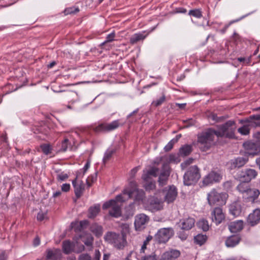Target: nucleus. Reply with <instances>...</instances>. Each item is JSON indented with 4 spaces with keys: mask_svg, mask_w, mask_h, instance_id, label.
<instances>
[{
    "mask_svg": "<svg viewBox=\"0 0 260 260\" xmlns=\"http://www.w3.org/2000/svg\"><path fill=\"white\" fill-rule=\"evenodd\" d=\"M55 64V62H52L51 63H50L48 66V67L50 68H52L54 65Z\"/></svg>",
    "mask_w": 260,
    "mask_h": 260,
    "instance_id": "obj_64",
    "label": "nucleus"
},
{
    "mask_svg": "<svg viewBox=\"0 0 260 260\" xmlns=\"http://www.w3.org/2000/svg\"><path fill=\"white\" fill-rule=\"evenodd\" d=\"M45 216L46 214L44 213L40 212L37 215V219L40 221H42L45 219Z\"/></svg>",
    "mask_w": 260,
    "mask_h": 260,
    "instance_id": "obj_55",
    "label": "nucleus"
},
{
    "mask_svg": "<svg viewBox=\"0 0 260 260\" xmlns=\"http://www.w3.org/2000/svg\"><path fill=\"white\" fill-rule=\"evenodd\" d=\"M201 177L200 170L197 166L189 168L183 176V183L185 185H191L198 181Z\"/></svg>",
    "mask_w": 260,
    "mask_h": 260,
    "instance_id": "obj_7",
    "label": "nucleus"
},
{
    "mask_svg": "<svg viewBox=\"0 0 260 260\" xmlns=\"http://www.w3.org/2000/svg\"><path fill=\"white\" fill-rule=\"evenodd\" d=\"M229 212L234 217L239 216L242 212V207L238 202H235L229 206Z\"/></svg>",
    "mask_w": 260,
    "mask_h": 260,
    "instance_id": "obj_24",
    "label": "nucleus"
},
{
    "mask_svg": "<svg viewBox=\"0 0 260 260\" xmlns=\"http://www.w3.org/2000/svg\"><path fill=\"white\" fill-rule=\"evenodd\" d=\"M152 239V237L151 236H148L146 240L144 241L143 244H142L141 248L140 249V253H147V245L149 244V242Z\"/></svg>",
    "mask_w": 260,
    "mask_h": 260,
    "instance_id": "obj_40",
    "label": "nucleus"
},
{
    "mask_svg": "<svg viewBox=\"0 0 260 260\" xmlns=\"http://www.w3.org/2000/svg\"><path fill=\"white\" fill-rule=\"evenodd\" d=\"M232 186V182L231 181H228L223 183V187L224 189L229 190Z\"/></svg>",
    "mask_w": 260,
    "mask_h": 260,
    "instance_id": "obj_51",
    "label": "nucleus"
},
{
    "mask_svg": "<svg viewBox=\"0 0 260 260\" xmlns=\"http://www.w3.org/2000/svg\"><path fill=\"white\" fill-rule=\"evenodd\" d=\"M101 253L98 250H96L94 252V260H100Z\"/></svg>",
    "mask_w": 260,
    "mask_h": 260,
    "instance_id": "obj_56",
    "label": "nucleus"
},
{
    "mask_svg": "<svg viewBox=\"0 0 260 260\" xmlns=\"http://www.w3.org/2000/svg\"><path fill=\"white\" fill-rule=\"evenodd\" d=\"M229 194L225 192H218L216 189H212L207 194L208 204L211 206H222L226 204Z\"/></svg>",
    "mask_w": 260,
    "mask_h": 260,
    "instance_id": "obj_5",
    "label": "nucleus"
},
{
    "mask_svg": "<svg viewBox=\"0 0 260 260\" xmlns=\"http://www.w3.org/2000/svg\"><path fill=\"white\" fill-rule=\"evenodd\" d=\"M173 235V231L170 228H163L159 230L155 235L156 241L159 243H166Z\"/></svg>",
    "mask_w": 260,
    "mask_h": 260,
    "instance_id": "obj_10",
    "label": "nucleus"
},
{
    "mask_svg": "<svg viewBox=\"0 0 260 260\" xmlns=\"http://www.w3.org/2000/svg\"><path fill=\"white\" fill-rule=\"evenodd\" d=\"M90 231L96 237H100L103 234V228L101 225H98L96 223L92 224L90 226Z\"/></svg>",
    "mask_w": 260,
    "mask_h": 260,
    "instance_id": "obj_32",
    "label": "nucleus"
},
{
    "mask_svg": "<svg viewBox=\"0 0 260 260\" xmlns=\"http://www.w3.org/2000/svg\"><path fill=\"white\" fill-rule=\"evenodd\" d=\"M149 219V217L144 214H139L136 215L134 223L136 230L141 231L144 229Z\"/></svg>",
    "mask_w": 260,
    "mask_h": 260,
    "instance_id": "obj_14",
    "label": "nucleus"
},
{
    "mask_svg": "<svg viewBox=\"0 0 260 260\" xmlns=\"http://www.w3.org/2000/svg\"><path fill=\"white\" fill-rule=\"evenodd\" d=\"M90 164L89 162H87L85 165L84 166V169L85 171H86L89 167Z\"/></svg>",
    "mask_w": 260,
    "mask_h": 260,
    "instance_id": "obj_62",
    "label": "nucleus"
},
{
    "mask_svg": "<svg viewBox=\"0 0 260 260\" xmlns=\"http://www.w3.org/2000/svg\"><path fill=\"white\" fill-rule=\"evenodd\" d=\"M62 249L64 252L66 254H68L73 251L79 253L84 250V246L83 245L81 244L79 246V247L76 249L75 244L69 241H65L62 243Z\"/></svg>",
    "mask_w": 260,
    "mask_h": 260,
    "instance_id": "obj_15",
    "label": "nucleus"
},
{
    "mask_svg": "<svg viewBox=\"0 0 260 260\" xmlns=\"http://www.w3.org/2000/svg\"><path fill=\"white\" fill-rule=\"evenodd\" d=\"M71 188L70 184L69 183H64L62 185L61 189L63 192H68Z\"/></svg>",
    "mask_w": 260,
    "mask_h": 260,
    "instance_id": "obj_52",
    "label": "nucleus"
},
{
    "mask_svg": "<svg viewBox=\"0 0 260 260\" xmlns=\"http://www.w3.org/2000/svg\"><path fill=\"white\" fill-rule=\"evenodd\" d=\"M78 260H91V257L87 253H82L79 255Z\"/></svg>",
    "mask_w": 260,
    "mask_h": 260,
    "instance_id": "obj_49",
    "label": "nucleus"
},
{
    "mask_svg": "<svg viewBox=\"0 0 260 260\" xmlns=\"http://www.w3.org/2000/svg\"><path fill=\"white\" fill-rule=\"evenodd\" d=\"M194 219L190 217H185L181 220L180 226L184 232L182 233L180 232V239L182 240L187 239L189 233V231L194 226Z\"/></svg>",
    "mask_w": 260,
    "mask_h": 260,
    "instance_id": "obj_9",
    "label": "nucleus"
},
{
    "mask_svg": "<svg viewBox=\"0 0 260 260\" xmlns=\"http://www.w3.org/2000/svg\"><path fill=\"white\" fill-rule=\"evenodd\" d=\"M211 218L216 224H220L224 219V215L221 208H215L211 212Z\"/></svg>",
    "mask_w": 260,
    "mask_h": 260,
    "instance_id": "obj_16",
    "label": "nucleus"
},
{
    "mask_svg": "<svg viewBox=\"0 0 260 260\" xmlns=\"http://www.w3.org/2000/svg\"><path fill=\"white\" fill-rule=\"evenodd\" d=\"M155 182L150 179L149 182H144V187L146 190H150L155 188Z\"/></svg>",
    "mask_w": 260,
    "mask_h": 260,
    "instance_id": "obj_44",
    "label": "nucleus"
},
{
    "mask_svg": "<svg viewBox=\"0 0 260 260\" xmlns=\"http://www.w3.org/2000/svg\"><path fill=\"white\" fill-rule=\"evenodd\" d=\"M100 211V206L95 205L91 207L88 210V217L90 218H94L99 213Z\"/></svg>",
    "mask_w": 260,
    "mask_h": 260,
    "instance_id": "obj_34",
    "label": "nucleus"
},
{
    "mask_svg": "<svg viewBox=\"0 0 260 260\" xmlns=\"http://www.w3.org/2000/svg\"><path fill=\"white\" fill-rule=\"evenodd\" d=\"M192 150L191 145H184L180 148V156H186L190 154Z\"/></svg>",
    "mask_w": 260,
    "mask_h": 260,
    "instance_id": "obj_33",
    "label": "nucleus"
},
{
    "mask_svg": "<svg viewBox=\"0 0 260 260\" xmlns=\"http://www.w3.org/2000/svg\"><path fill=\"white\" fill-rule=\"evenodd\" d=\"M244 146L249 155L254 156L260 153V141L255 143L247 142L244 143Z\"/></svg>",
    "mask_w": 260,
    "mask_h": 260,
    "instance_id": "obj_13",
    "label": "nucleus"
},
{
    "mask_svg": "<svg viewBox=\"0 0 260 260\" xmlns=\"http://www.w3.org/2000/svg\"><path fill=\"white\" fill-rule=\"evenodd\" d=\"M106 241L112 244L117 249H122L126 245V237L122 234L115 232H107L104 236Z\"/></svg>",
    "mask_w": 260,
    "mask_h": 260,
    "instance_id": "obj_4",
    "label": "nucleus"
},
{
    "mask_svg": "<svg viewBox=\"0 0 260 260\" xmlns=\"http://www.w3.org/2000/svg\"><path fill=\"white\" fill-rule=\"evenodd\" d=\"M247 182H241L237 186V189L242 194L243 198L245 196L249 188L250 187V185L247 183Z\"/></svg>",
    "mask_w": 260,
    "mask_h": 260,
    "instance_id": "obj_30",
    "label": "nucleus"
},
{
    "mask_svg": "<svg viewBox=\"0 0 260 260\" xmlns=\"http://www.w3.org/2000/svg\"><path fill=\"white\" fill-rule=\"evenodd\" d=\"M68 142H69V140L68 139H66L62 143V145H61V150L63 151H65L67 150L68 149Z\"/></svg>",
    "mask_w": 260,
    "mask_h": 260,
    "instance_id": "obj_53",
    "label": "nucleus"
},
{
    "mask_svg": "<svg viewBox=\"0 0 260 260\" xmlns=\"http://www.w3.org/2000/svg\"><path fill=\"white\" fill-rule=\"evenodd\" d=\"M177 195V191L176 188L174 186H170L165 196V201L168 203L172 202L176 199Z\"/></svg>",
    "mask_w": 260,
    "mask_h": 260,
    "instance_id": "obj_26",
    "label": "nucleus"
},
{
    "mask_svg": "<svg viewBox=\"0 0 260 260\" xmlns=\"http://www.w3.org/2000/svg\"><path fill=\"white\" fill-rule=\"evenodd\" d=\"M56 179L58 181H63L67 180L69 177V174L63 171H61L60 170L56 171Z\"/></svg>",
    "mask_w": 260,
    "mask_h": 260,
    "instance_id": "obj_37",
    "label": "nucleus"
},
{
    "mask_svg": "<svg viewBox=\"0 0 260 260\" xmlns=\"http://www.w3.org/2000/svg\"><path fill=\"white\" fill-rule=\"evenodd\" d=\"M217 139L216 131L209 128L198 135V141L202 150L206 151L215 144Z\"/></svg>",
    "mask_w": 260,
    "mask_h": 260,
    "instance_id": "obj_2",
    "label": "nucleus"
},
{
    "mask_svg": "<svg viewBox=\"0 0 260 260\" xmlns=\"http://www.w3.org/2000/svg\"><path fill=\"white\" fill-rule=\"evenodd\" d=\"M119 125V123L118 121L115 120L109 123H101L93 127V129L96 133L108 132L115 129Z\"/></svg>",
    "mask_w": 260,
    "mask_h": 260,
    "instance_id": "obj_12",
    "label": "nucleus"
},
{
    "mask_svg": "<svg viewBox=\"0 0 260 260\" xmlns=\"http://www.w3.org/2000/svg\"><path fill=\"white\" fill-rule=\"evenodd\" d=\"M222 176L219 172L212 171L203 178L202 185L206 186L215 182H218L222 179Z\"/></svg>",
    "mask_w": 260,
    "mask_h": 260,
    "instance_id": "obj_11",
    "label": "nucleus"
},
{
    "mask_svg": "<svg viewBox=\"0 0 260 260\" xmlns=\"http://www.w3.org/2000/svg\"><path fill=\"white\" fill-rule=\"evenodd\" d=\"M88 224L87 220H82L79 222H75L72 223V227L75 232L81 231Z\"/></svg>",
    "mask_w": 260,
    "mask_h": 260,
    "instance_id": "obj_31",
    "label": "nucleus"
},
{
    "mask_svg": "<svg viewBox=\"0 0 260 260\" xmlns=\"http://www.w3.org/2000/svg\"><path fill=\"white\" fill-rule=\"evenodd\" d=\"M178 136H176V137L171 140L168 144L165 147L164 149L165 151L168 152L172 149L173 145L178 142Z\"/></svg>",
    "mask_w": 260,
    "mask_h": 260,
    "instance_id": "obj_42",
    "label": "nucleus"
},
{
    "mask_svg": "<svg viewBox=\"0 0 260 260\" xmlns=\"http://www.w3.org/2000/svg\"><path fill=\"white\" fill-rule=\"evenodd\" d=\"M257 172L253 169L247 168L238 172L237 176L241 182H250L252 180L256 178Z\"/></svg>",
    "mask_w": 260,
    "mask_h": 260,
    "instance_id": "obj_8",
    "label": "nucleus"
},
{
    "mask_svg": "<svg viewBox=\"0 0 260 260\" xmlns=\"http://www.w3.org/2000/svg\"><path fill=\"white\" fill-rule=\"evenodd\" d=\"M260 221V209H256L250 213L247 218V222L251 226L257 224Z\"/></svg>",
    "mask_w": 260,
    "mask_h": 260,
    "instance_id": "obj_21",
    "label": "nucleus"
},
{
    "mask_svg": "<svg viewBox=\"0 0 260 260\" xmlns=\"http://www.w3.org/2000/svg\"><path fill=\"white\" fill-rule=\"evenodd\" d=\"M148 208L152 212L161 210L163 208V203L157 198H152L149 200Z\"/></svg>",
    "mask_w": 260,
    "mask_h": 260,
    "instance_id": "obj_22",
    "label": "nucleus"
},
{
    "mask_svg": "<svg viewBox=\"0 0 260 260\" xmlns=\"http://www.w3.org/2000/svg\"><path fill=\"white\" fill-rule=\"evenodd\" d=\"M255 162L256 164L258 166L259 169L260 170V157L256 159Z\"/></svg>",
    "mask_w": 260,
    "mask_h": 260,
    "instance_id": "obj_61",
    "label": "nucleus"
},
{
    "mask_svg": "<svg viewBox=\"0 0 260 260\" xmlns=\"http://www.w3.org/2000/svg\"><path fill=\"white\" fill-rule=\"evenodd\" d=\"M248 161L247 157H238L232 159L230 162V168L234 169L236 168H240L244 166Z\"/></svg>",
    "mask_w": 260,
    "mask_h": 260,
    "instance_id": "obj_18",
    "label": "nucleus"
},
{
    "mask_svg": "<svg viewBox=\"0 0 260 260\" xmlns=\"http://www.w3.org/2000/svg\"><path fill=\"white\" fill-rule=\"evenodd\" d=\"M139 167H136L134 169H133L130 173H129V175H130V177L132 179L134 178L135 175L136 174V173H137L138 171L139 170Z\"/></svg>",
    "mask_w": 260,
    "mask_h": 260,
    "instance_id": "obj_54",
    "label": "nucleus"
},
{
    "mask_svg": "<svg viewBox=\"0 0 260 260\" xmlns=\"http://www.w3.org/2000/svg\"><path fill=\"white\" fill-rule=\"evenodd\" d=\"M82 241L87 246H90L92 245L93 241V238L89 234H85L81 236Z\"/></svg>",
    "mask_w": 260,
    "mask_h": 260,
    "instance_id": "obj_35",
    "label": "nucleus"
},
{
    "mask_svg": "<svg viewBox=\"0 0 260 260\" xmlns=\"http://www.w3.org/2000/svg\"><path fill=\"white\" fill-rule=\"evenodd\" d=\"M170 172L168 170L165 171L160 174L159 177L158 182L161 185L166 184Z\"/></svg>",
    "mask_w": 260,
    "mask_h": 260,
    "instance_id": "obj_38",
    "label": "nucleus"
},
{
    "mask_svg": "<svg viewBox=\"0 0 260 260\" xmlns=\"http://www.w3.org/2000/svg\"><path fill=\"white\" fill-rule=\"evenodd\" d=\"M259 194L260 191L258 189L250 187L243 198L246 199L248 202L253 203L258 198Z\"/></svg>",
    "mask_w": 260,
    "mask_h": 260,
    "instance_id": "obj_19",
    "label": "nucleus"
},
{
    "mask_svg": "<svg viewBox=\"0 0 260 260\" xmlns=\"http://www.w3.org/2000/svg\"><path fill=\"white\" fill-rule=\"evenodd\" d=\"M7 259V255L6 252L4 251H2L0 253V260H6Z\"/></svg>",
    "mask_w": 260,
    "mask_h": 260,
    "instance_id": "obj_58",
    "label": "nucleus"
},
{
    "mask_svg": "<svg viewBox=\"0 0 260 260\" xmlns=\"http://www.w3.org/2000/svg\"><path fill=\"white\" fill-rule=\"evenodd\" d=\"M61 194V192L60 191H57L54 192L53 194V197L54 198L57 197Z\"/></svg>",
    "mask_w": 260,
    "mask_h": 260,
    "instance_id": "obj_60",
    "label": "nucleus"
},
{
    "mask_svg": "<svg viewBox=\"0 0 260 260\" xmlns=\"http://www.w3.org/2000/svg\"><path fill=\"white\" fill-rule=\"evenodd\" d=\"M42 151L46 155L49 154L52 151V147L49 144H43L40 146Z\"/></svg>",
    "mask_w": 260,
    "mask_h": 260,
    "instance_id": "obj_41",
    "label": "nucleus"
},
{
    "mask_svg": "<svg viewBox=\"0 0 260 260\" xmlns=\"http://www.w3.org/2000/svg\"><path fill=\"white\" fill-rule=\"evenodd\" d=\"M165 100V96L164 95H162L158 99L154 101L152 103V104L155 106H158L162 104V103L164 102Z\"/></svg>",
    "mask_w": 260,
    "mask_h": 260,
    "instance_id": "obj_46",
    "label": "nucleus"
},
{
    "mask_svg": "<svg viewBox=\"0 0 260 260\" xmlns=\"http://www.w3.org/2000/svg\"><path fill=\"white\" fill-rule=\"evenodd\" d=\"M141 260H157V259L156 254L152 252L148 255L143 257Z\"/></svg>",
    "mask_w": 260,
    "mask_h": 260,
    "instance_id": "obj_47",
    "label": "nucleus"
},
{
    "mask_svg": "<svg viewBox=\"0 0 260 260\" xmlns=\"http://www.w3.org/2000/svg\"><path fill=\"white\" fill-rule=\"evenodd\" d=\"M146 35L144 33H137L134 34L129 39V42L131 44H135L137 42L143 41L146 38Z\"/></svg>",
    "mask_w": 260,
    "mask_h": 260,
    "instance_id": "obj_29",
    "label": "nucleus"
},
{
    "mask_svg": "<svg viewBox=\"0 0 260 260\" xmlns=\"http://www.w3.org/2000/svg\"><path fill=\"white\" fill-rule=\"evenodd\" d=\"M115 37L114 33H111L107 36L106 37V40L102 43V45H104L108 42H110L114 40V38Z\"/></svg>",
    "mask_w": 260,
    "mask_h": 260,
    "instance_id": "obj_50",
    "label": "nucleus"
},
{
    "mask_svg": "<svg viewBox=\"0 0 260 260\" xmlns=\"http://www.w3.org/2000/svg\"><path fill=\"white\" fill-rule=\"evenodd\" d=\"M207 239L206 235L199 234L194 237V243L200 245L204 244Z\"/></svg>",
    "mask_w": 260,
    "mask_h": 260,
    "instance_id": "obj_36",
    "label": "nucleus"
},
{
    "mask_svg": "<svg viewBox=\"0 0 260 260\" xmlns=\"http://www.w3.org/2000/svg\"><path fill=\"white\" fill-rule=\"evenodd\" d=\"M197 225L199 228L203 230L204 231H207L209 228L208 222L205 219H200L197 222Z\"/></svg>",
    "mask_w": 260,
    "mask_h": 260,
    "instance_id": "obj_39",
    "label": "nucleus"
},
{
    "mask_svg": "<svg viewBox=\"0 0 260 260\" xmlns=\"http://www.w3.org/2000/svg\"><path fill=\"white\" fill-rule=\"evenodd\" d=\"M144 198V192L137 188V184L134 181L129 183V187L125 188L122 193L117 195L115 199L105 203L103 205V209L110 208L109 214L113 217H118L121 215V203L125 202L130 198L135 200L142 201Z\"/></svg>",
    "mask_w": 260,
    "mask_h": 260,
    "instance_id": "obj_1",
    "label": "nucleus"
},
{
    "mask_svg": "<svg viewBox=\"0 0 260 260\" xmlns=\"http://www.w3.org/2000/svg\"><path fill=\"white\" fill-rule=\"evenodd\" d=\"M179 257V251L171 249L164 252L159 260H175Z\"/></svg>",
    "mask_w": 260,
    "mask_h": 260,
    "instance_id": "obj_23",
    "label": "nucleus"
},
{
    "mask_svg": "<svg viewBox=\"0 0 260 260\" xmlns=\"http://www.w3.org/2000/svg\"><path fill=\"white\" fill-rule=\"evenodd\" d=\"M72 184L74 188L75 194L77 198H80L83 192L84 189V186L83 182L81 180H78L77 178L73 180Z\"/></svg>",
    "mask_w": 260,
    "mask_h": 260,
    "instance_id": "obj_20",
    "label": "nucleus"
},
{
    "mask_svg": "<svg viewBox=\"0 0 260 260\" xmlns=\"http://www.w3.org/2000/svg\"><path fill=\"white\" fill-rule=\"evenodd\" d=\"M243 126L238 129V132L242 135H247L250 133V127L260 126V114L253 115L248 118L240 120Z\"/></svg>",
    "mask_w": 260,
    "mask_h": 260,
    "instance_id": "obj_3",
    "label": "nucleus"
},
{
    "mask_svg": "<svg viewBox=\"0 0 260 260\" xmlns=\"http://www.w3.org/2000/svg\"><path fill=\"white\" fill-rule=\"evenodd\" d=\"M193 161V159L189 158L186 159L184 162H182L181 165V168L184 169L186 168L188 165L191 164Z\"/></svg>",
    "mask_w": 260,
    "mask_h": 260,
    "instance_id": "obj_48",
    "label": "nucleus"
},
{
    "mask_svg": "<svg viewBox=\"0 0 260 260\" xmlns=\"http://www.w3.org/2000/svg\"><path fill=\"white\" fill-rule=\"evenodd\" d=\"M113 153V150H108L106 152L103 158V161L104 162V163L106 162L107 161L109 160V159L112 156Z\"/></svg>",
    "mask_w": 260,
    "mask_h": 260,
    "instance_id": "obj_45",
    "label": "nucleus"
},
{
    "mask_svg": "<svg viewBox=\"0 0 260 260\" xmlns=\"http://www.w3.org/2000/svg\"><path fill=\"white\" fill-rule=\"evenodd\" d=\"M192 121V120L191 119H190V120H189L187 121H186L187 124L186 125H184L183 126V127H187L189 126V125H191L192 124L191 123L190 121Z\"/></svg>",
    "mask_w": 260,
    "mask_h": 260,
    "instance_id": "obj_63",
    "label": "nucleus"
},
{
    "mask_svg": "<svg viewBox=\"0 0 260 260\" xmlns=\"http://www.w3.org/2000/svg\"><path fill=\"white\" fill-rule=\"evenodd\" d=\"M243 221L242 220L231 222L229 225V229L232 233L240 232L243 229Z\"/></svg>",
    "mask_w": 260,
    "mask_h": 260,
    "instance_id": "obj_25",
    "label": "nucleus"
},
{
    "mask_svg": "<svg viewBox=\"0 0 260 260\" xmlns=\"http://www.w3.org/2000/svg\"><path fill=\"white\" fill-rule=\"evenodd\" d=\"M188 14L197 18H200L202 17V11L199 9L190 10Z\"/></svg>",
    "mask_w": 260,
    "mask_h": 260,
    "instance_id": "obj_43",
    "label": "nucleus"
},
{
    "mask_svg": "<svg viewBox=\"0 0 260 260\" xmlns=\"http://www.w3.org/2000/svg\"><path fill=\"white\" fill-rule=\"evenodd\" d=\"M236 127L235 122L232 120H229L219 126L218 129L216 131L217 138L224 136L230 138H234Z\"/></svg>",
    "mask_w": 260,
    "mask_h": 260,
    "instance_id": "obj_6",
    "label": "nucleus"
},
{
    "mask_svg": "<svg viewBox=\"0 0 260 260\" xmlns=\"http://www.w3.org/2000/svg\"><path fill=\"white\" fill-rule=\"evenodd\" d=\"M209 119H211L213 121H218V117H217V116L214 114H211V115H210L209 116Z\"/></svg>",
    "mask_w": 260,
    "mask_h": 260,
    "instance_id": "obj_57",
    "label": "nucleus"
},
{
    "mask_svg": "<svg viewBox=\"0 0 260 260\" xmlns=\"http://www.w3.org/2000/svg\"><path fill=\"white\" fill-rule=\"evenodd\" d=\"M61 251L58 249H49L47 251V258L52 260H56L61 256Z\"/></svg>",
    "mask_w": 260,
    "mask_h": 260,
    "instance_id": "obj_28",
    "label": "nucleus"
},
{
    "mask_svg": "<svg viewBox=\"0 0 260 260\" xmlns=\"http://www.w3.org/2000/svg\"><path fill=\"white\" fill-rule=\"evenodd\" d=\"M142 179L144 182H149L153 177H156L158 173V169L155 167H150L148 169L144 170Z\"/></svg>",
    "mask_w": 260,
    "mask_h": 260,
    "instance_id": "obj_17",
    "label": "nucleus"
},
{
    "mask_svg": "<svg viewBox=\"0 0 260 260\" xmlns=\"http://www.w3.org/2000/svg\"><path fill=\"white\" fill-rule=\"evenodd\" d=\"M241 240L240 237L238 235L229 237L225 241V245L228 247H233L237 245Z\"/></svg>",
    "mask_w": 260,
    "mask_h": 260,
    "instance_id": "obj_27",
    "label": "nucleus"
},
{
    "mask_svg": "<svg viewBox=\"0 0 260 260\" xmlns=\"http://www.w3.org/2000/svg\"><path fill=\"white\" fill-rule=\"evenodd\" d=\"M40 243V240L39 237H36L33 242V244L35 246H38Z\"/></svg>",
    "mask_w": 260,
    "mask_h": 260,
    "instance_id": "obj_59",
    "label": "nucleus"
}]
</instances>
